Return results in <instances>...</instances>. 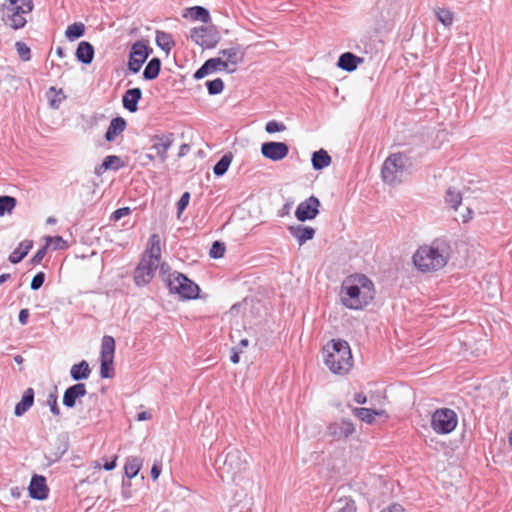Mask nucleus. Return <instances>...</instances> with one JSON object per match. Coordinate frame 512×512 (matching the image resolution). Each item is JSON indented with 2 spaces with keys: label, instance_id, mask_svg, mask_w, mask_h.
Listing matches in <instances>:
<instances>
[{
  "label": "nucleus",
  "instance_id": "obj_1",
  "mask_svg": "<svg viewBox=\"0 0 512 512\" xmlns=\"http://www.w3.org/2000/svg\"><path fill=\"white\" fill-rule=\"evenodd\" d=\"M374 296V284L364 274L349 275L342 282L340 299L342 304L349 309H363L374 299Z\"/></svg>",
  "mask_w": 512,
  "mask_h": 512
},
{
  "label": "nucleus",
  "instance_id": "obj_2",
  "mask_svg": "<svg viewBox=\"0 0 512 512\" xmlns=\"http://www.w3.org/2000/svg\"><path fill=\"white\" fill-rule=\"evenodd\" d=\"M450 256V243L445 239L437 238L416 250L413 263L421 272H436L447 265Z\"/></svg>",
  "mask_w": 512,
  "mask_h": 512
},
{
  "label": "nucleus",
  "instance_id": "obj_3",
  "mask_svg": "<svg viewBox=\"0 0 512 512\" xmlns=\"http://www.w3.org/2000/svg\"><path fill=\"white\" fill-rule=\"evenodd\" d=\"M323 354L325 365L334 374L344 375L352 368V353L345 340L332 339L324 346Z\"/></svg>",
  "mask_w": 512,
  "mask_h": 512
},
{
  "label": "nucleus",
  "instance_id": "obj_4",
  "mask_svg": "<svg viewBox=\"0 0 512 512\" xmlns=\"http://www.w3.org/2000/svg\"><path fill=\"white\" fill-rule=\"evenodd\" d=\"M160 274L171 294H177L180 299H196L199 295V286L184 274L174 271L166 263L160 265Z\"/></svg>",
  "mask_w": 512,
  "mask_h": 512
},
{
  "label": "nucleus",
  "instance_id": "obj_5",
  "mask_svg": "<svg viewBox=\"0 0 512 512\" xmlns=\"http://www.w3.org/2000/svg\"><path fill=\"white\" fill-rule=\"evenodd\" d=\"M216 465L224 482H235L248 469L245 454L237 448H231L223 457H219Z\"/></svg>",
  "mask_w": 512,
  "mask_h": 512
},
{
  "label": "nucleus",
  "instance_id": "obj_6",
  "mask_svg": "<svg viewBox=\"0 0 512 512\" xmlns=\"http://www.w3.org/2000/svg\"><path fill=\"white\" fill-rule=\"evenodd\" d=\"M412 163L405 153L397 152L389 155L382 164L381 177L390 186L400 184L408 174Z\"/></svg>",
  "mask_w": 512,
  "mask_h": 512
},
{
  "label": "nucleus",
  "instance_id": "obj_7",
  "mask_svg": "<svg viewBox=\"0 0 512 512\" xmlns=\"http://www.w3.org/2000/svg\"><path fill=\"white\" fill-rule=\"evenodd\" d=\"M457 414L449 408L437 409L431 417V427L437 434H449L457 426Z\"/></svg>",
  "mask_w": 512,
  "mask_h": 512
},
{
  "label": "nucleus",
  "instance_id": "obj_8",
  "mask_svg": "<svg viewBox=\"0 0 512 512\" xmlns=\"http://www.w3.org/2000/svg\"><path fill=\"white\" fill-rule=\"evenodd\" d=\"M218 54L221 58V70L227 73H234L245 58V50L240 44L221 49Z\"/></svg>",
  "mask_w": 512,
  "mask_h": 512
},
{
  "label": "nucleus",
  "instance_id": "obj_9",
  "mask_svg": "<svg viewBox=\"0 0 512 512\" xmlns=\"http://www.w3.org/2000/svg\"><path fill=\"white\" fill-rule=\"evenodd\" d=\"M191 40L203 49H212L219 43L221 36L214 27H194L190 31Z\"/></svg>",
  "mask_w": 512,
  "mask_h": 512
},
{
  "label": "nucleus",
  "instance_id": "obj_10",
  "mask_svg": "<svg viewBox=\"0 0 512 512\" xmlns=\"http://www.w3.org/2000/svg\"><path fill=\"white\" fill-rule=\"evenodd\" d=\"M150 54L148 45L144 41H136L129 53L128 69L133 74L140 71L142 65L147 60Z\"/></svg>",
  "mask_w": 512,
  "mask_h": 512
},
{
  "label": "nucleus",
  "instance_id": "obj_11",
  "mask_svg": "<svg viewBox=\"0 0 512 512\" xmlns=\"http://www.w3.org/2000/svg\"><path fill=\"white\" fill-rule=\"evenodd\" d=\"M320 206V200L315 196H310L298 204L295 210V217L300 222L313 220L319 214Z\"/></svg>",
  "mask_w": 512,
  "mask_h": 512
},
{
  "label": "nucleus",
  "instance_id": "obj_12",
  "mask_svg": "<svg viewBox=\"0 0 512 512\" xmlns=\"http://www.w3.org/2000/svg\"><path fill=\"white\" fill-rule=\"evenodd\" d=\"M158 264L154 260H146L143 256L134 271V282L137 286H144L148 284L154 276Z\"/></svg>",
  "mask_w": 512,
  "mask_h": 512
},
{
  "label": "nucleus",
  "instance_id": "obj_13",
  "mask_svg": "<svg viewBox=\"0 0 512 512\" xmlns=\"http://www.w3.org/2000/svg\"><path fill=\"white\" fill-rule=\"evenodd\" d=\"M261 153L271 161H280L287 157L289 147L284 142H265L261 145Z\"/></svg>",
  "mask_w": 512,
  "mask_h": 512
},
{
  "label": "nucleus",
  "instance_id": "obj_14",
  "mask_svg": "<svg viewBox=\"0 0 512 512\" xmlns=\"http://www.w3.org/2000/svg\"><path fill=\"white\" fill-rule=\"evenodd\" d=\"M19 1L20 0H9L6 6L7 24L14 30L23 28L27 22L24 14L18 8Z\"/></svg>",
  "mask_w": 512,
  "mask_h": 512
},
{
  "label": "nucleus",
  "instance_id": "obj_15",
  "mask_svg": "<svg viewBox=\"0 0 512 512\" xmlns=\"http://www.w3.org/2000/svg\"><path fill=\"white\" fill-rule=\"evenodd\" d=\"M355 431L354 424L349 420L334 422L327 427V435L335 440H341L349 437Z\"/></svg>",
  "mask_w": 512,
  "mask_h": 512
},
{
  "label": "nucleus",
  "instance_id": "obj_16",
  "mask_svg": "<svg viewBox=\"0 0 512 512\" xmlns=\"http://www.w3.org/2000/svg\"><path fill=\"white\" fill-rule=\"evenodd\" d=\"M87 394L86 385L84 383H76L68 387L63 395V405L67 408H74L77 400Z\"/></svg>",
  "mask_w": 512,
  "mask_h": 512
},
{
  "label": "nucleus",
  "instance_id": "obj_17",
  "mask_svg": "<svg viewBox=\"0 0 512 512\" xmlns=\"http://www.w3.org/2000/svg\"><path fill=\"white\" fill-rule=\"evenodd\" d=\"M174 141L173 134L156 135L152 139V149H154L162 162L167 159V152Z\"/></svg>",
  "mask_w": 512,
  "mask_h": 512
},
{
  "label": "nucleus",
  "instance_id": "obj_18",
  "mask_svg": "<svg viewBox=\"0 0 512 512\" xmlns=\"http://www.w3.org/2000/svg\"><path fill=\"white\" fill-rule=\"evenodd\" d=\"M49 488L46 479L41 475H34L29 484V495L33 499L44 500L48 497Z\"/></svg>",
  "mask_w": 512,
  "mask_h": 512
},
{
  "label": "nucleus",
  "instance_id": "obj_19",
  "mask_svg": "<svg viewBox=\"0 0 512 512\" xmlns=\"http://www.w3.org/2000/svg\"><path fill=\"white\" fill-rule=\"evenodd\" d=\"M288 230L290 234L297 240L300 246L306 243L308 240L313 239L316 232L313 227L300 224L289 226Z\"/></svg>",
  "mask_w": 512,
  "mask_h": 512
},
{
  "label": "nucleus",
  "instance_id": "obj_20",
  "mask_svg": "<svg viewBox=\"0 0 512 512\" xmlns=\"http://www.w3.org/2000/svg\"><path fill=\"white\" fill-rule=\"evenodd\" d=\"M142 98V90L140 88L128 89L122 97L123 107L131 113L138 110V102Z\"/></svg>",
  "mask_w": 512,
  "mask_h": 512
},
{
  "label": "nucleus",
  "instance_id": "obj_21",
  "mask_svg": "<svg viewBox=\"0 0 512 512\" xmlns=\"http://www.w3.org/2000/svg\"><path fill=\"white\" fill-rule=\"evenodd\" d=\"M364 59L354 55L351 52H345L338 58V67L347 72H352L357 69L359 64H362Z\"/></svg>",
  "mask_w": 512,
  "mask_h": 512
},
{
  "label": "nucleus",
  "instance_id": "obj_22",
  "mask_svg": "<svg viewBox=\"0 0 512 512\" xmlns=\"http://www.w3.org/2000/svg\"><path fill=\"white\" fill-rule=\"evenodd\" d=\"M144 256H146V260H154L159 265L161 258V239L158 234H152L150 236Z\"/></svg>",
  "mask_w": 512,
  "mask_h": 512
},
{
  "label": "nucleus",
  "instance_id": "obj_23",
  "mask_svg": "<svg viewBox=\"0 0 512 512\" xmlns=\"http://www.w3.org/2000/svg\"><path fill=\"white\" fill-rule=\"evenodd\" d=\"M127 123L123 117H115L111 120L108 129L105 133V140L113 142L118 135L126 129Z\"/></svg>",
  "mask_w": 512,
  "mask_h": 512
},
{
  "label": "nucleus",
  "instance_id": "obj_24",
  "mask_svg": "<svg viewBox=\"0 0 512 512\" xmlns=\"http://www.w3.org/2000/svg\"><path fill=\"white\" fill-rule=\"evenodd\" d=\"M353 414L357 418H359L361 421L372 424L375 420V416H383L385 419L388 418V415L385 410H374L370 408H354Z\"/></svg>",
  "mask_w": 512,
  "mask_h": 512
},
{
  "label": "nucleus",
  "instance_id": "obj_25",
  "mask_svg": "<svg viewBox=\"0 0 512 512\" xmlns=\"http://www.w3.org/2000/svg\"><path fill=\"white\" fill-rule=\"evenodd\" d=\"M76 59L83 64H90L94 58V47L91 43L82 41L75 52Z\"/></svg>",
  "mask_w": 512,
  "mask_h": 512
},
{
  "label": "nucleus",
  "instance_id": "obj_26",
  "mask_svg": "<svg viewBox=\"0 0 512 512\" xmlns=\"http://www.w3.org/2000/svg\"><path fill=\"white\" fill-rule=\"evenodd\" d=\"M221 70V58L215 57L210 58L204 62V64L195 72L194 78L195 79H202L206 75Z\"/></svg>",
  "mask_w": 512,
  "mask_h": 512
},
{
  "label": "nucleus",
  "instance_id": "obj_27",
  "mask_svg": "<svg viewBox=\"0 0 512 512\" xmlns=\"http://www.w3.org/2000/svg\"><path fill=\"white\" fill-rule=\"evenodd\" d=\"M34 402V391L32 388L25 390L22 399L15 406L14 413L16 416H22L30 409Z\"/></svg>",
  "mask_w": 512,
  "mask_h": 512
},
{
  "label": "nucleus",
  "instance_id": "obj_28",
  "mask_svg": "<svg viewBox=\"0 0 512 512\" xmlns=\"http://www.w3.org/2000/svg\"><path fill=\"white\" fill-rule=\"evenodd\" d=\"M91 374V369L87 361L82 360L78 364H74L70 369V376L74 381L88 379Z\"/></svg>",
  "mask_w": 512,
  "mask_h": 512
},
{
  "label": "nucleus",
  "instance_id": "obj_29",
  "mask_svg": "<svg viewBox=\"0 0 512 512\" xmlns=\"http://www.w3.org/2000/svg\"><path fill=\"white\" fill-rule=\"evenodd\" d=\"M313 169L321 170L331 164V157L324 149L315 151L311 158Z\"/></svg>",
  "mask_w": 512,
  "mask_h": 512
},
{
  "label": "nucleus",
  "instance_id": "obj_30",
  "mask_svg": "<svg viewBox=\"0 0 512 512\" xmlns=\"http://www.w3.org/2000/svg\"><path fill=\"white\" fill-rule=\"evenodd\" d=\"M143 461L140 457H128L124 465V472L129 479L134 478L142 467Z\"/></svg>",
  "mask_w": 512,
  "mask_h": 512
},
{
  "label": "nucleus",
  "instance_id": "obj_31",
  "mask_svg": "<svg viewBox=\"0 0 512 512\" xmlns=\"http://www.w3.org/2000/svg\"><path fill=\"white\" fill-rule=\"evenodd\" d=\"M32 241L21 242L17 248L9 255V261L13 264H17L28 254L32 248Z\"/></svg>",
  "mask_w": 512,
  "mask_h": 512
},
{
  "label": "nucleus",
  "instance_id": "obj_32",
  "mask_svg": "<svg viewBox=\"0 0 512 512\" xmlns=\"http://www.w3.org/2000/svg\"><path fill=\"white\" fill-rule=\"evenodd\" d=\"M161 70V60L159 58H152L146 65L143 71V78L145 80H154L158 77Z\"/></svg>",
  "mask_w": 512,
  "mask_h": 512
},
{
  "label": "nucleus",
  "instance_id": "obj_33",
  "mask_svg": "<svg viewBox=\"0 0 512 512\" xmlns=\"http://www.w3.org/2000/svg\"><path fill=\"white\" fill-rule=\"evenodd\" d=\"M115 353V340L112 336L105 335L101 342L100 358L113 359Z\"/></svg>",
  "mask_w": 512,
  "mask_h": 512
},
{
  "label": "nucleus",
  "instance_id": "obj_34",
  "mask_svg": "<svg viewBox=\"0 0 512 512\" xmlns=\"http://www.w3.org/2000/svg\"><path fill=\"white\" fill-rule=\"evenodd\" d=\"M156 44L158 47H160L163 51L169 53L170 50L174 47L175 42L172 39V36L164 31H157L156 32V38H155Z\"/></svg>",
  "mask_w": 512,
  "mask_h": 512
},
{
  "label": "nucleus",
  "instance_id": "obj_35",
  "mask_svg": "<svg viewBox=\"0 0 512 512\" xmlns=\"http://www.w3.org/2000/svg\"><path fill=\"white\" fill-rule=\"evenodd\" d=\"M232 159H233V156L231 153L224 154L220 158V160L214 165L213 173L218 177L223 176L227 172V170L232 162Z\"/></svg>",
  "mask_w": 512,
  "mask_h": 512
},
{
  "label": "nucleus",
  "instance_id": "obj_36",
  "mask_svg": "<svg viewBox=\"0 0 512 512\" xmlns=\"http://www.w3.org/2000/svg\"><path fill=\"white\" fill-rule=\"evenodd\" d=\"M85 33V25L82 22H75L69 25L65 31V36L73 41L82 37Z\"/></svg>",
  "mask_w": 512,
  "mask_h": 512
},
{
  "label": "nucleus",
  "instance_id": "obj_37",
  "mask_svg": "<svg viewBox=\"0 0 512 512\" xmlns=\"http://www.w3.org/2000/svg\"><path fill=\"white\" fill-rule=\"evenodd\" d=\"M190 18L208 23L211 20L209 11L202 6H195L189 9Z\"/></svg>",
  "mask_w": 512,
  "mask_h": 512
},
{
  "label": "nucleus",
  "instance_id": "obj_38",
  "mask_svg": "<svg viewBox=\"0 0 512 512\" xmlns=\"http://www.w3.org/2000/svg\"><path fill=\"white\" fill-rule=\"evenodd\" d=\"M445 201L453 209L456 210L462 202V195H461L460 191L456 190L453 187H450L446 191Z\"/></svg>",
  "mask_w": 512,
  "mask_h": 512
},
{
  "label": "nucleus",
  "instance_id": "obj_39",
  "mask_svg": "<svg viewBox=\"0 0 512 512\" xmlns=\"http://www.w3.org/2000/svg\"><path fill=\"white\" fill-rule=\"evenodd\" d=\"M103 167L106 170H114L117 171L124 167V163L119 156L116 155H108L103 160Z\"/></svg>",
  "mask_w": 512,
  "mask_h": 512
},
{
  "label": "nucleus",
  "instance_id": "obj_40",
  "mask_svg": "<svg viewBox=\"0 0 512 512\" xmlns=\"http://www.w3.org/2000/svg\"><path fill=\"white\" fill-rule=\"evenodd\" d=\"M16 199L12 196H0V216L11 213L16 206Z\"/></svg>",
  "mask_w": 512,
  "mask_h": 512
},
{
  "label": "nucleus",
  "instance_id": "obj_41",
  "mask_svg": "<svg viewBox=\"0 0 512 512\" xmlns=\"http://www.w3.org/2000/svg\"><path fill=\"white\" fill-rule=\"evenodd\" d=\"M436 17L445 27H448L453 23V13L448 9L439 8L436 10Z\"/></svg>",
  "mask_w": 512,
  "mask_h": 512
},
{
  "label": "nucleus",
  "instance_id": "obj_42",
  "mask_svg": "<svg viewBox=\"0 0 512 512\" xmlns=\"http://www.w3.org/2000/svg\"><path fill=\"white\" fill-rule=\"evenodd\" d=\"M113 359L101 358L100 375L102 378H111L114 375Z\"/></svg>",
  "mask_w": 512,
  "mask_h": 512
},
{
  "label": "nucleus",
  "instance_id": "obj_43",
  "mask_svg": "<svg viewBox=\"0 0 512 512\" xmlns=\"http://www.w3.org/2000/svg\"><path fill=\"white\" fill-rule=\"evenodd\" d=\"M208 93L210 95L220 94L224 89V82L221 78H216L206 82Z\"/></svg>",
  "mask_w": 512,
  "mask_h": 512
},
{
  "label": "nucleus",
  "instance_id": "obj_44",
  "mask_svg": "<svg viewBox=\"0 0 512 512\" xmlns=\"http://www.w3.org/2000/svg\"><path fill=\"white\" fill-rule=\"evenodd\" d=\"M15 47H16L18 56L22 61L27 62L31 59V50L24 42L17 41L15 43Z\"/></svg>",
  "mask_w": 512,
  "mask_h": 512
},
{
  "label": "nucleus",
  "instance_id": "obj_45",
  "mask_svg": "<svg viewBox=\"0 0 512 512\" xmlns=\"http://www.w3.org/2000/svg\"><path fill=\"white\" fill-rule=\"evenodd\" d=\"M225 244L219 241L213 242L211 249L209 251V256L213 259H218L224 256L225 253Z\"/></svg>",
  "mask_w": 512,
  "mask_h": 512
},
{
  "label": "nucleus",
  "instance_id": "obj_46",
  "mask_svg": "<svg viewBox=\"0 0 512 512\" xmlns=\"http://www.w3.org/2000/svg\"><path fill=\"white\" fill-rule=\"evenodd\" d=\"M265 130L267 133L272 134L276 132H282L286 130V126L278 121L271 120L266 123Z\"/></svg>",
  "mask_w": 512,
  "mask_h": 512
},
{
  "label": "nucleus",
  "instance_id": "obj_47",
  "mask_svg": "<svg viewBox=\"0 0 512 512\" xmlns=\"http://www.w3.org/2000/svg\"><path fill=\"white\" fill-rule=\"evenodd\" d=\"M47 404L50 407V411L53 415L59 416L60 415V409L57 403V395L50 394L47 399Z\"/></svg>",
  "mask_w": 512,
  "mask_h": 512
},
{
  "label": "nucleus",
  "instance_id": "obj_48",
  "mask_svg": "<svg viewBox=\"0 0 512 512\" xmlns=\"http://www.w3.org/2000/svg\"><path fill=\"white\" fill-rule=\"evenodd\" d=\"M47 242H50L55 250L67 247L66 241L61 236L47 237Z\"/></svg>",
  "mask_w": 512,
  "mask_h": 512
},
{
  "label": "nucleus",
  "instance_id": "obj_49",
  "mask_svg": "<svg viewBox=\"0 0 512 512\" xmlns=\"http://www.w3.org/2000/svg\"><path fill=\"white\" fill-rule=\"evenodd\" d=\"M45 281V274L43 272H38L31 281L30 287L32 290H38L41 288Z\"/></svg>",
  "mask_w": 512,
  "mask_h": 512
},
{
  "label": "nucleus",
  "instance_id": "obj_50",
  "mask_svg": "<svg viewBox=\"0 0 512 512\" xmlns=\"http://www.w3.org/2000/svg\"><path fill=\"white\" fill-rule=\"evenodd\" d=\"M189 201H190V193L189 192L183 193L182 196L180 197L179 201L177 202L178 214L182 213L186 209V207L189 204Z\"/></svg>",
  "mask_w": 512,
  "mask_h": 512
},
{
  "label": "nucleus",
  "instance_id": "obj_51",
  "mask_svg": "<svg viewBox=\"0 0 512 512\" xmlns=\"http://www.w3.org/2000/svg\"><path fill=\"white\" fill-rule=\"evenodd\" d=\"M21 4H18L19 10L23 13H30L33 9V2L32 0H20Z\"/></svg>",
  "mask_w": 512,
  "mask_h": 512
},
{
  "label": "nucleus",
  "instance_id": "obj_52",
  "mask_svg": "<svg viewBox=\"0 0 512 512\" xmlns=\"http://www.w3.org/2000/svg\"><path fill=\"white\" fill-rule=\"evenodd\" d=\"M46 254V247L40 248L31 258V262L33 264H39L43 260L44 256Z\"/></svg>",
  "mask_w": 512,
  "mask_h": 512
},
{
  "label": "nucleus",
  "instance_id": "obj_53",
  "mask_svg": "<svg viewBox=\"0 0 512 512\" xmlns=\"http://www.w3.org/2000/svg\"><path fill=\"white\" fill-rule=\"evenodd\" d=\"M129 213H130V209L128 207L119 208V209H117L116 211L113 212L112 219L119 220L122 217L128 215Z\"/></svg>",
  "mask_w": 512,
  "mask_h": 512
},
{
  "label": "nucleus",
  "instance_id": "obj_54",
  "mask_svg": "<svg viewBox=\"0 0 512 512\" xmlns=\"http://www.w3.org/2000/svg\"><path fill=\"white\" fill-rule=\"evenodd\" d=\"M28 318H29V311L28 309H22L20 310L19 312V316H18V319H19V322L22 324V325H25L28 321Z\"/></svg>",
  "mask_w": 512,
  "mask_h": 512
},
{
  "label": "nucleus",
  "instance_id": "obj_55",
  "mask_svg": "<svg viewBox=\"0 0 512 512\" xmlns=\"http://www.w3.org/2000/svg\"><path fill=\"white\" fill-rule=\"evenodd\" d=\"M382 512H405V510L400 504L394 503L382 510Z\"/></svg>",
  "mask_w": 512,
  "mask_h": 512
},
{
  "label": "nucleus",
  "instance_id": "obj_56",
  "mask_svg": "<svg viewBox=\"0 0 512 512\" xmlns=\"http://www.w3.org/2000/svg\"><path fill=\"white\" fill-rule=\"evenodd\" d=\"M116 460H117V456H114V458L110 462H106L103 465L104 470H106V471L113 470L116 467Z\"/></svg>",
  "mask_w": 512,
  "mask_h": 512
},
{
  "label": "nucleus",
  "instance_id": "obj_57",
  "mask_svg": "<svg viewBox=\"0 0 512 512\" xmlns=\"http://www.w3.org/2000/svg\"><path fill=\"white\" fill-rule=\"evenodd\" d=\"M354 401L358 404H365L367 402V397L363 393H356L354 395Z\"/></svg>",
  "mask_w": 512,
  "mask_h": 512
},
{
  "label": "nucleus",
  "instance_id": "obj_58",
  "mask_svg": "<svg viewBox=\"0 0 512 512\" xmlns=\"http://www.w3.org/2000/svg\"><path fill=\"white\" fill-rule=\"evenodd\" d=\"M160 473H161L160 467H158L157 465H153L151 468V477L153 478V480H157Z\"/></svg>",
  "mask_w": 512,
  "mask_h": 512
},
{
  "label": "nucleus",
  "instance_id": "obj_59",
  "mask_svg": "<svg viewBox=\"0 0 512 512\" xmlns=\"http://www.w3.org/2000/svg\"><path fill=\"white\" fill-rule=\"evenodd\" d=\"M136 418L138 421L149 420L151 418V414L146 411H143V412L138 413Z\"/></svg>",
  "mask_w": 512,
  "mask_h": 512
},
{
  "label": "nucleus",
  "instance_id": "obj_60",
  "mask_svg": "<svg viewBox=\"0 0 512 512\" xmlns=\"http://www.w3.org/2000/svg\"><path fill=\"white\" fill-rule=\"evenodd\" d=\"M240 352H241V350L236 351L235 349H233V353L230 356V360L232 363L237 364L239 362V353Z\"/></svg>",
  "mask_w": 512,
  "mask_h": 512
},
{
  "label": "nucleus",
  "instance_id": "obj_61",
  "mask_svg": "<svg viewBox=\"0 0 512 512\" xmlns=\"http://www.w3.org/2000/svg\"><path fill=\"white\" fill-rule=\"evenodd\" d=\"M189 149H190L189 145L182 144L179 149V157L186 155V153L189 151Z\"/></svg>",
  "mask_w": 512,
  "mask_h": 512
},
{
  "label": "nucleus",
  "instance_id": "obj_62",
  "mask_svg": "<svg viewBox=\"0 0 512 512\" xmlns=\"http://www.w3.org/2000/svg\"><path fill=\"white\" fill-rule=\"evenodd\" d=\"M105 171H107L106 169H104L103 167V163H101L100 165L96 166L95 167V171L94 173L97 175V176H101Z\"/></svg>",
  "mask_w": 512,
  "mask_h": 512
},
{
  "label": "nucleus",
  "instance_id": "obj_63",
  "mask_svg": "<svg viewBox=\"0 0 512 512\" xmlns=\"http://www.w3.org/2000/svg\"><path fill=\"white\" fill-rule=\"evenodd\" d=\"M56 54H57V56H58V57H60V58H63V57H65V55H66V54H65V50H64V48H62V47H60V46L56 48Z\"/></svg>",
  "mask_w": 512,
  "mask_h": 512
},
{
  "label": "nucleus",
  "instance_id": "obj_64",
  "mask_svg": "<svg viewBox=\"0 0 512 512\" xmlns=\"http://www.w3.org/2000/svg\"><path fill=\"white\" fill-rule=\"evenodd\" d=\"M11 275L9 273H4L0 275V285L3 284L5 281L10 279Z\"/></svg>",
  "mask_w": 512,
  "mask_h": 512
}]
</instances>
